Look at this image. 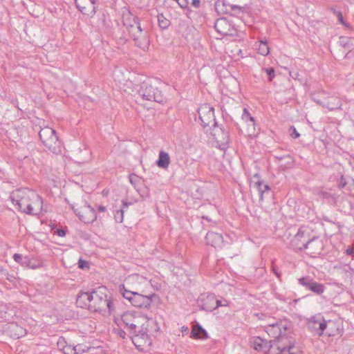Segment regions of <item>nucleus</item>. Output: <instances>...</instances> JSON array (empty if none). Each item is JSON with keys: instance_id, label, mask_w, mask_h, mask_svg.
<instances>
[{"instance_id": "1", "label": "nucleus", "mask_w": 354, "mask_h": 354, "mask_svg": "<svg viewBox=\"0 0 354 354\" xmlns=\"http://www.w3.org/2000/svg\"><path fill=\"white\" fill-rule=\"evenodd\" d=\"M10 199L18 209L31 215H38L41 212L43 201L34 191L24 189L13 192Z\"/></svg>"}, {"instance_id": "2", "label": "nucleus", "mask_w": 354, "mask_h": 354, "mask_svg": "<svg viewBox=\"0 0 354 354\" xmlns=\"http://www.w3.org/2000/svg\"><path fill=\"white\" fill-rule=\"evenodd\" d=\"M268 334L273 337V340L278 343L284 344L286 346L295 345V339L293 337V324L286 319H281L267 326Z\"/></svg>"}, {"instance_id": "3", "label": "nucleus", "mask_w": 354, "mask_h": 354, "mask_svg": "<svg viewBox=\"0 0 354 354\" xmlns=\"http://www.w3.org/2000/svg\"><path fill=\"white\" fill-rule=\"evenodd\" d=\"M76 304L78 308L88 310H102L105 306L108 310H113L114 308L113 301L109 299L106 295L100 296L96 291L80 293L76 299Z\"/></svg>"}, {"instance_id": "4", "label": "nucleus", "mask_w": 354, "mask_h": 354, "mask_svg": "<svg viewBox=\"0 0 354 354\" xmlns=\"http://www.w3.org/2000/svg\"><path fill=\"white\" fill-rule=\"evenodd\" d=\"M160 83L156 80L144 81L138 90V95L144 100L154 101L161 103L164 101V96L158 87Z\"/></svg>"}, {"instance_id": "5", "label": "nucleus", "mask_w": 354, "mask_h": 354, "mask_svg": "<svg viewBox=\"0 0 354 354\" xmlns=\"http://www.w3.org/2000/svg\"><path fill=\"white\" fill-rule=\"evenodd\" d=\"M39 136L44 145L50 151L55 154L61 153L62 143L53 129L48 127L41 128L39 132Z\"/></svg>"}, {"instance_id": "6", "label": "nucleus", "mask_w": 354, "mask_h": 354, "mask_svg": "<svg viewBox=\"0 0 354 354\" xmlns=\"http://www.w3.org/2000/svg\"><path fill=\"white\" fill-rule=\"evenodd\" d=\"M333 324L330 320L326 321L321 314L316 315L308 319L307 327L308 330L314 335L319 337L324 334L326 330V334L328 336H334L329 330H327L328 325Z\"/></svg>"}, {"instance_id": "7", "label": "nucleus", "mask_w": 354, "mask_h": 354, "mask_svg": "<svg viewBox=\"0 0 354 354\" xmlns=\"http://www.w3.org/2000/svg\"><path fill=\"white\" fill-rule=\"evenodd\" d=\"M201 310H216L218 307L229 306L228 301L223 298H217L215 295L207 293L201 295L197 301Z\"/></svg>"}, {"instance_id": "8", "label": "nucleus", "mask_w": 354, "mask_h": 354, "mask_svg": "<svg viewBox=\"0 0 354 354\" xmlns=\"http://www.w3.org/2000/svg\"><path fill=\"white\" fill-rule=\"evenodd\" d=\"M313 98L317 104L327 108L330 111L339 109L342 106V101L339 97L324 91L319 92L317 95H314Z\"/></svg>"}, {"instance_id": "9", "label": "nucleus", "mask_w": 354, "mask_h": 354, "mask_svg": "<svg viewBox=\"0 0 354 354\" xmlns=\"http://www.w3.org/2000/svg\"><path fill=\"white\" fill-rule=\"evenodd\" d=\"M317 239L316 236L309 238V232L304 227H300L291 240V246L295 250L302 251L308 248L309 244Z\"/></svg>"}, {"instance_id": "10", "label": "nucleus", "mask_w": 354, "mask_h": 354, "mask_svg": "<svg viewBox=\"0 0 354 354\" xmlns=\"http://www.w3.org/2000/svg\"><path fill=\"white\" fill-rule=\"evenodd\" d=\"M199 120L203 128L213 126L217 127V122L215 120L214 109L208 104H203L198 109Z\"/></svg>"}, {"instance_id": "11", "label": "nucleus", "mask_w": 354, "mask_h": 354, "mask_svg": "<svg viewBox=\"0 0 354 354\" xmlns=\"http://www.w3.org/2000/svg\"><path fill=\"white\" fill-rule=\"evenodd\" d=\"M131 37L134 41L135 45L143 50H148L150 44L149 35L147 30L142 27L136 26V28L129 32Z\"/></svg>"}, {"instance_id": "12", "label": "nucleus", "mask_w": 354, "mask_h": 354, "mask_svg": "<svg viewBox=\"0 0 354 354\" xmlns=\"http://www.w3.org/2000/svg\"><path fill=\"white\" fill-rule=\"evenodd\" d=\"M151 334L145 329V324L142 325L141 329L133 335L130 336L135 346L140 351H143L145 347H149L152 344Z\"/></svg>"}, {"instance_id": "13", "label": "nucleus", "mask_w": 354, "mask_h": 354, "mask_svg": "<svg viewBox=\"0 0 354 354\" xmlns=\"http://www.w3.org/2000/svg\"><path fill=\"white\" fill-rule=\"evenodd\" d=\"M132 302L131 303L136 308H155V304L159 302V297L156 294H152L149 296H145L141 294L135 292L133 297Z\"/></svg>"}, {"instance_id": "14", "label": "nucleus", "mask_w": 354, "mask_h": 354, "mask_svg": "<svg viewBox=\"0 0 354 354\" xmlns=\"http://www.w3.org/2000/svg\"><path fill=\"white\" fill-rule=\"evenodd\" d=\"M214 28L221 36H233L236 34V29L227 19L223 17L215 21Z\"/></svg>"}, {"instance_id": "15", "label": "nucleus", "mask_w": 354, "mask_h": 354, "mask_svg": "<svg viewBox=\"0 0 354 354\" xmlns=\"http://www.w3.org/2000/svg\"><path fill=\"white\" fill-rule=\"evenodd\" d=\"M298 281L300 285L317 295H321L324 292V286L320 283L316 282L310 277H301L299 279Z\"/></svg>"}, {"instance_id": "16", "label": "nucleus", "mask_w": 354, "mask_h": 354, "mask_svg": "<svg viewBox=\"0 0 354 354\" xmlns=\"http://www.w3.org/2000/svg\"><path fill=\"white\" fill-rule=\"evenodd\" d=\"M75 214L80 221L85 223H91L97 219L95 210L90 205L84 207L80 209H75Z\"/></svg>"}, {"instance_id": "17", "label": "nucleus", "mask_w": 354, "mask_h": 354, "mask_svg": "<svg viewBox=\"0 0 354 354\" xmlns=\"http://www.w3.org/2000/svg\"><path fill=\"white\" fill-rule=\"evenodd\" d=\"M205 241L207 245L216 249H221L225 245V240L221 234L208 232L205 236Z\"/></svg>"}, {"instance_id": "18", "label": "nucleus", "mask_w": 354, "mask_h": 354, "mask_svg": "<svg viewBox=\"0 0 354 354\" xmlns=\"http://www.w3.org/2000/svg\"><path fill=\"white\" fill-rule=\"evenodd\" d=\"M212 135L216 142L219 143L221 145L223 146V148L225 147L229 143L230 136L228 131L223 127H218L217 125L216 127H214L213 129Z\"/></svg>"}, {"instance_id": "19", "label": "nucleus", "mask_w": 354, "mask_h": 354, "mask_svg": "<svg viewBox=\"0 0 354 354\" xmlns=\"http://www.w3.org/2000/svg\"><path fill=\"white\" fill-rule=\"evenodd\" d=\"M13 259L16 262L26 268L35 269L40 266V263L36 261L33 259H30L28 256L24 257L20 254H15L13 255Z\"/></svg>"}, {"instance_id": "20", "label": "nucleus", "mask_w": 354, "mask_h": 354, "mask_svg": "<svg viewBox=\"0 0 354 354\" xmlns=\"http://www.w3.org/2000/svg\"><path fill=\"white\" fill-rule=\"evenodd\" d=\"M8 333L12 338L19 339L26 334V330L14 320L9 324Z\"/></svg>"}, {"instance_id": "21", "label": "nucleus", "mask_w": 354, "mask_h": 354, "mask_svg": "<svg viewBox=\"0 0 354 354\" xmlns=\"http://www.w3.org/2000/svg\"><path fill=\"white\" fill-rule=\"evenodd\" d=\"M269 342L266 351L268 354H286L287 346L284 344L278 343L273 339L270 340Z\"/></svg>"}, {"instance_id": "22", "label": "nucleus", "mask_w": 354, "mask_h": 354, "mask_svg": "<svg viewBox=\"0 0 354 354\" xmlns=\"http://www.w3.org/2000/svg\"><path fill=\"white\" fill-rule=\"evenodd\" d=\"M123 24L129 32L133 31L136 26L141 27L139 18L131 13L124 17Z\"/></svg>"}, {"instance_id": "23", "label": "nucleus", "mask_w": 354, "mask_h": 354, "mask_svg": "<svg viewBox=\"0 0 354 354\" xmlns=\"http://www.w3.org/2000/svg\"><path fill=\"white\" fill-rule=\"evenodd\" d=\"M190 337L192 339H207L209 338L207 332L198 323L193 326Z\"/></svg>"}, {"instance_id": "24", "label": "nucleus", "mask_w": 354, "mask_h": 354, "mask_svg": "<svg viewBox=\"0 0 354 354\" xmlns=\"http://www.w3.org/2000/svg\"><path fill=\"white\" fill-rule=\"evenodd\" d=\"M133 313H135L136 311H125L120 317H114L113 321L118 326H120L122 323L126 326H128L130 322H133L135 321Z\"/></svg>"}, {"instance_id": "25", "label": "nucleus", "mask_w": 354, "mask_h": 354, "mask_svg": "<svg viewBox=\"0 0 354 354\" xmlns=\"http://www.w3.org/2000/svg\"><path fill=\"white\" fill-rule=\"evenodd\" d=\"M250 343L252 344L254 350L257 351H266L268 344H270L269 341L264 339L260 337H254L252 340H250Z\"/></svg>"}, {"instance_id": "26", "label": "nucleus", "mask_w": 354, "mask_h": 354, "mask_svg": "<svg viewBox=\"0 0 354 354\" xmlns=\"http://www.w3.org/2000/svg\"><path fill=\"white\" fill-rule=\"evenodd\" d=\"M242 119L248 123V131L250 134H254L255 131V122L254 118L250 115L249 111L246 108H245L243 111V114L241 116Z\"/></svg>"}, {"instance_id": "27", "label": "nucleus", "mask_w": 354, "mask_h": 354, "mask_svg": "<svg viewBox=\"0 0 354 354\" xmlns=\"http://www.w3.org/2000/svg\"><path fill=\"white\" fill-rule=\"evenodd\" d=\"M145 324V329L148 330L151 335H153V333H158L160 332V326L156 320L153 318H147V321Z\"/></svg>"}, {"instance_id": "28", "label": "nucleus", "mask_w": 354, "mask_h": 354, "mask_svg": "<svg viewBox=\"0 0 354 354\" xmlns=\"http://www.w3.org/2000/svg\"><path fill=\"white\" fill-rule=\"evenodd\" d=\"M170 163V158L168 153L160 151L158 155V159L156 161V165L160 168L167 169Z\"/></svg>"}, {"instance_id": "29", "label": "nucleus", "mask_w": 354, "mask_h": 354, "mask_svg": "<svg viewBox=\"0 0 354 354\" xmlns=\"http://www.w3.org/2000/svg\"><path fill=\"white\" fill-rule=\"evenodd\" d=\"M255 186L259 193L260 201H262L263 195L270 193V187H269L268 185L263 183V182L261 180H258L257 182H256Z\"/></svg>"}, {"instance_id": "30", "label": "nucleus", "mask_w": 354, "mask_h": 354, "mask_svg": "<svg viewBox=\"0 0 354 354\" xmlns=\"http://www.w3.org/2000/svg\"><path fill=\"white\" fill-rule=\"evenodd\" d=\"M92 349H94V348L82 344H79L73 346V350L74 351V354H82L86 352H89Z\"/></svg>"}, {"instance_id": "31", "label": "nucleus", "mask_w": 354, "mask_h": 354, "mask_svg": "<svg viewBox=\"0 0 354 354\" xmlns=\"http://www.w3.org/2000/svg\"><path fill=\"white\" fill-rule=\"evenodd\" d=\"M129 203H127L126 201H122V207L116 212V214H115V220L117 223H122L123 221V214H124V209L126 207H128Z\"/></svg>"}, {"instance_id": "32", "label": "nucleus", "mask_w": 354, "mask_h": 354, "mask_svg": "<svg viewBox=\"0 0 354 354\" xmlns=\"http://www.w3.org/2000/svg\"><path fill=\"white\" fill-rule=\"evenodd\" d=\"M270 49L267 41H261L258 48V53L261 55L266 56L268 55Z\"/></svg>"}, {"instance_id": "33", "label": "nucleus", "mask_w": 354, "mask_h": 354, "mask_svg": "<svg viewBox=\"0 0 354 354\" xmlns=\"http://www.w3.org/2000/svg\"><path fill=\"white\" fill-rule=\"evenodd\" d=\"M158 25L162 29H166L170 25V21L167 19L162 14L158 15Z\"/></svg>"}, {"instance_id": "34", "label": "nucleus", "mask_w": 354, "mask_h": 354, "mask_svg": "<svg viewBox=\"0 0 354 354\" xmlns=\"http://www.w3.org/2000/svg\"><path fill=\"white\" fill-rule=\"evenodd\" d=\"M120 292H121V294L122 295V296L126 299H127L130 303L132 302V299H133L136 292L127 290L125 288V287H124V285H122L120 287Z\"/></svg>"}, {"instance_id": "35", "label": "nucleus", "mask_w": 354, "mask_h": 354, "mask_svg": "<svg viewBox=\"0 0 354 354\" xmlns=\"http://www.w3.org/2000/svg\"><path fill=\"white\" fill-rule=\"evenodd\" d=\"M354 39L353 38H348L345 37H341L339 38V43L340 44L347 48H353L354 46L353 44Z\"/></svg>"}, {"instance_id": "36", "label": "nucleus", "mask_w": 354, "mask_h": 354, "mask_svg": "<svg viewBox=\"0 0 354 354\" xmlns=\"http://www.w3.org/2000/svg\"><path fill=\"white\" fill-rule=\"evenodd\" d=\"M9 313H15V311H0V317L10 324L11 322L15 320L16 318L14 316H10V317H6V315H8Z\"/></svg>"}, {"instance_id": "37", "label": "nucleus", "mask_w": 354, "mask_h": 354, "mask_svg": "<svg viewBox=\"0 0 354 354\" xmlns=\"http://www.w3.org/2000/svg\"><path fill=\"white\" fill-rule=\"evenodd\" d=\"M230 10L233 12L234 15H236L238 14H240L241 12H243L245 10V7H242L240 6L236 5H230Z\"/></svg>"}, {"instance_id": "38", "label": "nucleus", "mask_w": 354, "mask_h": 354, "mask_svg": "<svg viewBox=\"0 0 354 354\" xmlns=\"http://www.w3.org/2000/svg\"><path fill=\"white\" fill-rule=\"evenodd\" d=\"M141 180L142 179L139 176L134 174H132L129 176V181L134 187L140 183Z\"/></svg>"}, {"instance_id": "39", "label": "nucleus", "mask_w": 354, "mask_h": 354, "mask_svg": "<svg viewBox=\"0 0 354 354\" xmlns=\"http://www.w3.org/2000/svg\"><path fill=\"white\" fill-rule=\"evenodd\" d=\"M268 75V80L271 82L275 76V72L273 68H263Z\"/></svg>"}, {"instance_id": "40", "label": "nucleus", "mask_w": 354, "mask_h": 354, "mask_svg": "<svg viewBox=\"0 0 354 354\" xmlns=\"http://www.w3.org/2000/svg\"><path fill=\"white\" fill-rule=\"evenodd\" d=\"M289 133L291 138H297L300 136V134L297 132L296 128L294 126H291L289 129Z\"/></svg>"}, {"instance_id": "41", "label": "nucleus", "mask_w": 354, "mask_h": 354, "mask_svg": "<svg viewBox=\"0 0 354 354\" xmlns=\"http://www.w3.org/2000/svg\"><path fill=\"white\" fill-rule=\"evenodd\" d=\"M127 327H128V328L130 329V334L131 335H134L135 333H138V331L136 330L137 325H136V323L135 321L133 322H130V324H129V326Z\"/></svg>"}, {"instance_id": "42", "label": "nucleus", "mask_w": 354, "mask_h": 354, "mask_svg": "<svg viewBox=\"0 0 354 354\" xmlns=\"http://www.w3.org/2000/svg\"><path fill=\"white\" fill-rule=\"evenodd\" d=\"M176 2L181 8L187 9L188 11H190L188 8L189 2L187 0H177Z\"/></svg>"}, {"instance_id": "43", "label": "nucleus", "mask_w": 354, "mask_h": 354, "mask_svg": "<svg viewBox=\"0 0 354 354\" xmlns=\"http://www.w3.org/2000/svg\"><path fill=\"white\" fill-rule=\"evenodd\" d=\"M114 330H115V333H116L119 337H121V338H122V339H125V337H126V335H127V334H126V332H125L124 330H122V329H121V328H115V329H114Z\"/></svg>"}, {"instance_id": "44", "label": "nucleus", "mask_w": 354, "mask_h": 354, "mask_svg": "<svg viewBox=\"0 0 354 354\" xmlns=\"http://www.w3.org/2000/svg\"><path fill=\"white\" fill-rule=\"evenodd\" d=\"M347 185V182L343 176L338 180V187L344 188Z\"/></svg>"}, {"instance_id": "45", "label": "nucleus", "mask_w": 354, "mask_h": 354, "mask_svg": "<svg viewBox=\"0 0 354 354\" xmlns=\"http://www.w3.org/2000/svg\"><path fill=\"white\" fill-rule=\"evenodd\" d=\"M79 268L84 269L85 268H88V263L87 261H85L82 259H80L78 261Z\"/></svg>"}, {"instance_id": "46", "label": "nucleus", "mask_w": 354, "mask_h": 354, "mask_svg": "<svg viewBox=\"0 0 354 354\" xmlns=\"http://www.w3.org/2000/svg\"><path fill=\"white\" fill-rule=\"evenodd\" d=\"M337 18L339 21L345 26H348V24L344 21L343 16L341 12H337Z\"/></svg>"}, {"instance_id": "47", "label": "nucleus", "mask_w": 354, "mask_h": 354, "mask_svg": "<svg viewBox=\"0 0 354 354\" xmlns=\"http://www.w3.org/2000/svg\"><path fill=\"white\" fill-rule=\"evenodd\" d=\"M295 348V345H290V348H289V346H287L286 348V354H299L297 352H294L292 351V350L294 349Z\"/></svg>"}, {"instance_id": "48", "label": "nucleus", "mask_w": 354, "mask_h": 354, "mask_svg": "<svg viewBox=\"0 0 354 354\" xmlns=\"http://www.w3.org/2000/svg\"><path fill=\"white\" fill-rule=\"evenodd\" d=\"M78 0H75V4H76V6L77 8H78V10L82 12V13H84V11L86 10V7L85 6H82L78 2H77Z\"/></svg>"}, {"instance_id": "49", "label": "nucleus", "mask_w": 354, "mask_h": 354, "mask_svg": "<svg viewBox=\"0 0 354 354\" xmlns=\"http://www.w3.org/2000/svg\"><path fill=\"white\" fill-rule=\"evenodd\" d=\"M272 270L274 274L277 276V278H280L281 273L278 271L277 268L272 264Z\"/></svg>"}, {"instance_id": "50", "label": "nucleus", "mask_w": 354, "mask_h": 354, "mask_svg": "<svg viewBox=\"0 0 354 354\" xmlns=\"http://www.w3.org/2000/svg\"><path fill=\"white\" fill-rule=\"evenodd\" d=\"M56 233L59 236L61 237H63L66 235V232L64 229H57Z\"/></svg>"}, {"instance_id": "51", "label": "nucleus", "mask_w": 354, "mask_h": 354, "mask_svg": "<svg viewBox=\"0 0 354 354\" xmlns=\"http://www.w3.org/2000/svg\"><path fill=\"white\" fill-rule=\"evenodd\" d=\"M192 5L196 8H199L201 6V0H192Z\"/></svg>"}, {"instance_id": "52", "label": "nucleus", "mask_w": 354, "mask_h": 354, "mask_svg": "<svg viewBox=\"0 0 354 354\" xmlns=\"http://www.w3.org/2000/svg\"><path fill=\"white\" fill-rule=\"evenodd\" d=\"M346 254L347 255H349V256H353L354 254V250L353 248H348L346 250Z\"/></svg>"}, {"instance_id": "53", "label": "nucleus", "mask_w": 354, "mask_h": 354, "mask_svg": "<svg viewBox=\"0 0 354 354\" xmlns=\"http://www.w3.org/2000/svg\"><path fill=\"white\" fill-rule=\"evenodd\" d=\"M97 210H98V212H100V213H104L106 211V207H104L103 205H99L97 207Z\"/></svg>"}, {"instance_id": "54", "label": "nucleus", "mask_w": 354, "mask_h": 354, "mask_svg": "<svg viewBox=\"0 0 354 354\" xmlns=\"http://www.w3.org/2000/svg\"><path fill=\"white\" fill-rule=\"evenodd\" d=\"M151 285L156 290H158L160 285H159L158 283L155 282V281H150Z\"/></svg>"}, {"instance_id": "55", "label": "nucleus", "mask_w": 354, "mask_h": 354, "mask_svg": "<svg viewBox=\"0 0 354 354\" xmlns=\"http://www.w3.org/2000/svg\"><path fill=\"white\" fill-rule=\"evenodd\" d=\"M254 316L257 317L259 319H262L264 315L263 313H257L254 314Z\"/></svg>"}, {"instance_id": "56", "label": "nucleus", "mask_w": 354, "mask_h": 354, "mask_svg": "<svg viewBox=\"0 0 354 354\" xmlns=\"http://www.w3.org/2000/svg\"><path fill=\"white\" fill-rule=\"evenodd\" d=\"M181 331L183 333H188L189 332V328L187 326H183L182 328H181Z\"/></svg>"}, {"instance_id": "57", "label": "nucleus", "mask_w": 354, "mask_h": 354, "mask_svg": "<svg viewBox=\"0 0 354 354\" xmlns=\"http://www.w3.org/2000/svg\"><path fill=\"white\" fill-rule=\"evenodd\" d=\"M10 316H14L16 319H17L16 315L15 314L14 315H12V313H8V315H6V317H10Z\"/></svg>"}, {"instance_id": "58", "label": "nucleus", "mask_w": 354, "mask_h": 354, "mask_svg": "<svg viewBox=\"0 0 354 354\" xmlns=\"http://www.w3.org/2000/svg\"><path fill=\"white\" fill-rule=\"evenodd\" d=\"M330 10L333 11V12L334 14H336V15H337V12H338L339 11L336 10V9H335V8H330Z\"/></svg>"}, {"instance_id": "59", "label": "nucleus", "mask_w": 354, "mask_h": 354, "mask_svg": "<svg viewBox=\"0 0 354 354\" xmlns=\"http://www.w3.org/2000/svg\"><path fill=\"white\" fill-rule=\"evenodd\" d=\"M89 1H91V4H94L95 0H89Z\"/></svg>"}, {"instance_id": "60", "label": "nucleus", "mask_w": 354, "mask_h": 354, "mask_svg": "<svg viewBox=\"0 0 354 354\" xmlns=\"http://www.w3.org/2000/svg\"><path fill=\"white\" fill-rule=\"evenodd\" d=\"M203 218H205V219H207V221H209V219L206 216H203Z\"/></svg>"}, {"instance_id": "61", "label": "nucleus", "mask_w": 354, "mask_h": 354, "mask_svg": "<svg viewBox=\"0 0 354 354\" xmlns=\"http://www.w3.org/2000/svg\"><path fill=\"white\" fill-rule=\"evenodd\" d=\"M278 159L281 160L283 157H277Z\"/></svg>"}]
</instances>
